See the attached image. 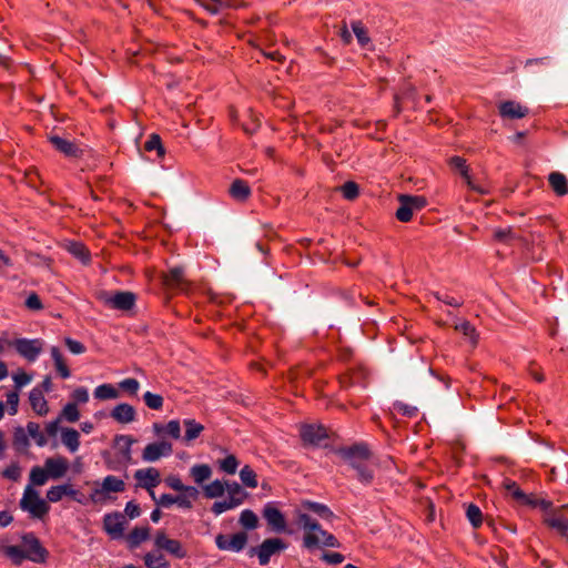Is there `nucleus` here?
<instances>
[{"label":"nucleus","mask_w":568,"mask_h":568,"mask_svg":"<svg viewBox=\"0 0 568 568\" xmlns=\"http://www.w3.org/2000/svg\"><path fill=\"white\" fill-rule=\"evenodd\" d=\"M240 478L242 483L248 487V488H256L257 483V476L256 473L253 470V468L248 465H245L241 471H240Z\"/></svg>","instance_id":"obj_50"},{"label":"nucleus","mask_w":568,"mask_h":568,"mask_svg":"<svg viewBox=\"0 0 568 568\" xmlns=\"http://www.w3.org/2000/svg\"><path fill=\"white\" fill-rule=\"evenodd\" d=\"M519 505L529 506L531 508H539L542 511V516H546V513H548L550 507V500L538 498L532 494H525V498L520 500Z\"/></svg>","instance_id":"obj_35"},{"label":"nucleus","mask_w":568,"mask_h":568,"mask_svg":"<svg viewBox=\"0 0 568 568\" xmlns=\"http://www.w3.org/2000/svg\"><path fill=\"white\" fill-rule=\"evenodd\" d=\"M349 466L357 471V479L364 484L369 485L374 479V471L365 464V462H355Z\"/></svg>","instance_id":"obj_36"},{"label":"nucleus","mask_w":568,"mask_h":568,"mask_svg":"<svg viewBox=\"0 0 568 568\" xmlns=\"http://www.w3.org/2000/svg\"><path fill=\"white\" fill-rule=\"evenodd\" d=\"M503 486L508 495H510L518 504L523 498H525V493L520 489L516 481L511 479H505Z\"/></svg>","instance_id":"obj_53"},{"label":"nucleus","mask_w":568,"mask_h":568,"mask_svg":"<svg viewBox=\"0 0 568 568\" xmlns=\"http://www.w3.org/2000/svg\"><path fill=\"white\" fill-rule=\"evenodd\" d=\"M110 416L120 424H129L135 419V408L126 403L118 404L110 413Z\"/></svg>","instance_id":"obj_24"},{"label":"nucleus","mask_w":568,"mask_h":568,"mask_svg":"<svg viewBox=\"0 0 568 568\" xmlns=\"http://www.w3.org/2000/svg\"><path fill=\"white\" fill-rule=\"evenodd\" d=\"M79 491L73 488L71 484H63V485H57L52 486L47 491V499L50 503H58L60 501L63 496L71 497L73 500L83 504V499H78Z\"/></svg>","instance_id":"obj_19"},{"label":"nucleus","mask_w":568,"mask_h":568,"mask_svg":"<svg viewBox=\"0 0 568 568\" xmlns=\"http://www.w3.org/2000/svg\"><path fill=\"white\" fill-rule=\"evenodd\" d=\"M229 193L234 200L244 202L251 195V187L246 181L236 179L232 182Z\"/></svg>","instance_id":"obj_28"},{"label":"nucleus","mask_w":568,"mask_h":568,"mask_svg":"<svg viewBox=\"0 0 568 568\" xmlns=\"http://www.w3.org/2000/svg\"><path fill=\"white\" fill-rule=\"evenodd\" d=\"M548 183L558 196L568 194V180L565 174L557 171L549 173Z\"/></svg>","instance_id":"obj_27"},{"label":"nucleus","mask_w":568,"mask_h":568,"mask_svg":"<svg viewBox=\"0 0 568 568\" xmlns=\"http://www.w3.org/2000/svg\"><path fill=\"white\" fill-rule=\"evenodd\" d=\"M343 196L348 200V201H354L355 199L358 197L359 195V187H358V184L353 182V181H347L345 182L341 187H339Z\"/></svg>","instance_id":"obj_56"},{"label":"nucleus","mask_w":568,"mask_h":568,"mask_svg":"<svg viewBox=\"0 0 568 568\" xmlns=\"http://www.w3.org/2000/svg\"><path fill=\"white\" fill-rule=\"evenodd\" d=\"M29 402L32 409L39 416H45L49 413L48 402L45 400L42 390L39 387H34L29 394Z\"/></svg>","instance_id":"obj_25"},{"label":"nucleus","mask_w":568,"mask_h":568,"mask_svg":"<svg viewBox=\"0 0 568 568\" xmlns=\"http://www.w3.org/2000/svg\"><path fill=\"white\" fill-rule=\"evenodd\" d=\"M247 544V534L245 531L236 532L232 536L219 534L215 537V545L220 550L240 552Z\"/></svg>","instance_id":"obj_8"},{"label":"nucleus","mask_w":568,"mask_h":568,"mask_svg":"<svg viewBox=\"0 0 568 568\" xmlns=\"http://www.w3.org/2000/svg\"><path fill=\"white\" fill-rule=\"evenodd\" d=\"M466 516L474 528H478L483 523V514L478 506L469 504L466 509Z\"/></svg>","instance_id":"obj_54"},{"label":"nucleus","mask_w":568,"mask_h":568,"mask_svg":"<svg viewBox=\"0 0 568 568\" xmlns=\"http://www.w3.org/2000/svg\"><path fill=\"white\" fill-rule=\"evenodd\" d=\"M138 486L146 490L153 489L161 483L160 471L154 467L138 469L134 473Z\"/></svg>","instance_id":"obj_15"},{"label":"nucleus","mask_w":568,"mask_h":568,"mask_svg":"<svg viewBox=\"0 0 568 568\" xmlns=\"http://www.w3.org/2000/svg\"><path fill=\"white\" fill-rule=\"evenodd\" d=\"M225 488L230 496L229 499L235 503V506L243 504L244 499L247 497V493L236 481L225 483Z\"/></svg>","instance_id":"obj_39"},{"label":"nucleus","mask_w":568,"mask_h":568,"mask_svg":"<svg viewBox=\"0 0 568 568\" xmlns=\"http://www.w3.org/2000/svg\"><path fill=\"white\" fill-rule=\"evenodd\" d=\"M404 201H407L414 211H419L427 205V200L423 195L404 194Z\"/></svg>","instance_id":"obj_60"},{"label":"nucleus","mask_w":568,"mask_h":568,"mask_svg":"<svg viewBox=\"0 0 568 568\" xmlns=\"http://www.w3.org/2000/svg\"><path fill=\"white\" fill-rule=\"evenodd\" d=\"M44 468L49 477L59 479L68 471L69 463L64 457H50L45 459Z\"/></svg>","instance_id":"obj_22"},{"label":"nucleus","mask_w":568,"mask_h":568,"mask_svg":"<svg viewBox=\"0 0 568 568\" xmlns=\"http://www.w3.org/2000/svg\"><path fill=\"white\" fill-rule=\"evenodd\" d=\"M327 437V430L322 425H304L301 428V438L305 444L318 445L323 439Z\"/></svg>","instance_id":"obj_21"},{"label":"nucleus","mask_w":568,"mask_h":568,"mask_svg":"<svg viewBox=\"0 0 568 568\" xmlns=\"http://www.w3.org/2000/svg\"><path fill=\"white\" fill-rule=\"evenodd\" d=\"M303 507L315 513L322 519L331 521L335 518L334 513L324 504L307 500L303 503Z\"/></svg>","instance_id":"obj_34"},{"label":"nucleus","mask_w":568,"mask_h":568,"mask_svg":"<svg viewBox=\"0 0 568 568\" xmlns=\"http://www.w3.org/2000/svg\"><path fill=\"white\" fill-rule=\"evenodd\" d=\"M143 400L150 409L159 410L163 407V397L160 394L146 392L143 395Z\"/></svg>","instance_id":"obj_59"},{"label":"nucleus","mask_w":568,"mask_h":568,"mask_svg":"<svg viewBox=\"0 0 568 568\" xmlns=\"http://www.w3.org/2000/svg\"><path fill=\"white\" fill-rule=\"evenodd\" d=\"M262 515L274 531L283 532L286 530V519L283 513L276 507L275 503L265 504Z\"/></svg>","instance_id":"obj_12"},{"label":"nucleus","mask_w":568,"mask_h":568,"mask_svg":"<svg viewBox=\"0 0 568 568\" xmlns=\"http://www.w3.org/2000/svg\"><path fill=\"white\" fill-rule=\"evenodd\" d=\"M336 453L349 465L355 462H366L371 458V452L366 444H354L349 447H342Z\"/></svg>","instance_id":"obj_11"},{"label":"nucleus","mask_w":568,"mask_h":568,"mask_svg":"<svg viewBox=\"0 0 568 568\" xmlns=\"http://www.w3.org/2000/svg\"><path fill=\"white\" fill-rule=\"evenodd\" d=\"M2 552L6 557H8L13 565L19 566L24 560H28L24 554V550L20 546H4L2 548Z\"/></svg>","instance_id":"obj_41"},{"label":"nucleus","mask_w":568,"mask_h":568,"mask_svg":"<svg viewBox=\"0 0 568 568\" xmlns=\"http://www.w3.org/2000/svg\"><path fill=\"white\" fill-rule=\"evenodd\" d=\"M49 476L45 470V468H42L40 466H34L30 470V485L32 486H42L47 483Z\"/></svg>","instance_id":"obj_47"},{"label":"nucleus","mask_w":568,"mask_h":568,"mask_svg":"<svg viewBox=\"0 0 568 568\" xmlns=\"http://www.w3.org/2000/svg\"><path fill=\"white\" fill-rule=\"evenodd\" d=\"M71 398L73 399L72 403L78 404H85L89 400V393L85 387H78L75 388L72 394Z\"/></svg>","instance_id":"obj_64"},{"label":"nucleus","mask_w":568,"mask_h":568,"mask_svg":"<svg viewBox=\"0 0 568 568\" xmlns=\"http://www.w3.org/2000/svg\"><path fill=\"white\" fill-rule=\"evenodd\" d=\"M98 300L110 308L126 312L134 307L136 295L129 291H116L114 293L102 291L98 294Z\"/></svg>","instance_id":"obj_2"},{"label":"nucleus","mask_w":568,"mask_h":568,"mask_svg":"<svg viewBox=\"0 0 568 568\" xmlns=\"http://www.w3.org/2000/svg\"><path fill=\"white\" fill-rule=\"evenodd\" d=\"M28 436L32 437L39 447L47 445L48 440L44 434L40 430V425L36 422H29L27 424Z\"/></svg>","instance_id":"obj_46"},{"label":"nucleus","mask_w":568,"mask_h":568,"mask_svg":"<svg viewBox=\"0 0 568 568\" xmlns=\"http://www.w3.org/2000/svg\"><path fill=\"white\" fill-rule=\"evenodd\" d=\"M154 545L158 549L165 550L178 559H183L187 556V551L181 541L169 538L163 530L156 532Z\"/></svg>","instance_id":"obj_9"},{"label":"nucleus","mask_w":568,"mask_h":568,"mask_svg":"<svg viewBox=\"0 0 568 568\" xmlns=\"http://www.w3.org/2000/svg\"><path fill=\"white\" fill-rule=\"evenodd\" d=\"M173 452V446L166 440L154 442L148 444L142 452V459L148 463L159 460L161 457L170 456Z\"/></svg>","instance_id":"obj_10"},{"label":"nucleus","mask_w":568,"mask_h":568,"mask_svg":"<svg viewBox=\"0 0 568 568\" xmlns=\"http://www.w3.org/2000/svg\"><path fill=\"white\" fill-rule=\"evenodd\" d=\"M48 141L58 152L62 153L67 158L78 159L82 156V150L74 142L68 139L50 133L48 134Z\"/></svg>","instance_id":"obj_13"},{"label":"nucleus","mask_w":568,"mask_h":568,"mask_svg":"<svg viewBox=\"0 0 568 568\" xmlns=\"http://www.w3.org/2000/svg\"><path fill=\"white\" fill-rule=\"evenodd\" d=\"M541 521L547 528L555 530L568 544V518L567 517H559V515H556V514H546V516H542Z\"/></svg>","instance_id":"obj_20"},{"label":"nucleus","mask_w":568,"mask_h":568,"mask_svg":"<svg viewBox=\"0 0 568 568\" xmlns=\"http://www.w3.org/2000/svg\"><path fill=\"white\" fill-rule=\"evenodd\" d=\"M125 490L124 480L109 475L103 478L100 487H97L90 494V499L94 504L103 503L106 499H111L110 493H122Z\"/></svg>","instance_id":"obj_3"},{"label":"nucleus","mask_w":568,"mask_h":568,"mask_svg":"<svg viewBox=\"0 0 568 568\" xmlns=\"http://www.w3.org/2000/svg\"><path fill=\"white\" fill-rule=\"evenodd\" d=\"M64 344L68 347V349L75 355L83 354L87 351L85 346L81 342L75 341L71 337H67L64 339Z\"/></svg>","instance_id":"obj_63"},{"label":"nucleus","mask_w":568,"mask_h":568,"mask_svg":"<svg viewBox=\"0 0 568 568\" xmlns=\"http://www.w3.org/2000/svg\"><path fill=\"white\" fill-rule=\"evenodd\" d=\"M183 426L185 428L184 436L182 437V440L189 445L191 442L196 439L202 432L204 430V426L200 423H197L193 418H186L183 420Z\"/></svg>","instance_id":"obj_29"},{"label":"nucleus","mask_w":568,"mask_h":568,"mask_svg":"<svg viewBox=\"0 0 568 568\" xmlns=\"http://www.w3.org/2000/svg\"><path fill=\"white\" fill-rule=\"evenodd\" d=\"M351 28L362 48H365L371 43V38L368 37L367 29L364 27L362 21H352Z\"/></svg>","instance_id":"obj_44"},{"label":"nucleus","mask_w":568,"mask_h":568,"mask_svg":"<svg viewBox=\"0 0 568 568\" xmlns=\"http://www.w3.org/2000/svg\"><path fill=\"white\" fill-rule=\"evenodd\" d=\"M19 505L22 510L38 519H42L50 510L48 503L40 498L39 493L31 485L26 487Z\"/></svg>","instance_id":"obj_1"},{"label":"nucleus","mask_w":568,"mask_h":568,"mask_svg":"<svg viewBox=\"0 0 568 568\" xmlns=\"http://www.w3.org/2000/svg\"><path fill=\"white\" fill-rule=\"evenodd\" d=\"M143 561L148 568H171L164 555L158 551L146 552L143 557Z\"/></svg>","instance_id":"obj_33"},{"label":"nucleus","mask_w":568,"mask_h":568,"mask_svg":"<svg viewBox=\"0 0 568 568\" xmlns=\"http://www.w3.org/2000/svg\"><path fill=\"white\" fill-rule=\"evenodd\" d=\"M190 475L196 484L202 485L205 480L211 478L212 469L207 464H196L191 467Z\"/></svg>","instance_id":"obj_37"},{"label":"nucleus","mask_w":568,"mask_h":568,"mask_svg":"<svg viewBox=\"0 0 568 568\" xmlns=\"http://www.w3.org/2000/svg\"><path fill=\"white\" fill-rule=\"evenodd\" d=\"M94 397L100 400L114 399L120 396L118 389L112 384L99 385L93 393Z\"/></svg>","instance_id":"obj_43"},{"label":"nucleus","mask_w":568,"mask_h":568,"mask_svg":"<svg viewBox=\"0 0 568 568\" xmlns=\"http://www.w3.org/2000/svg\"><path fill=\"white\" fill-rule=\"evenodd\" d=\"M21 540L28 560L37 564L47 561L49 551L42 546L40 539L33 532L23 534Z\"/></svg>","instance_id":"obj_4"},{"label":"nucleus","mask_w":568,"mask_h":568,"mask_svg":"<svg viewBox=\"0 0 568 568\" xmlns=\"http://www.w3.org/2000/svg\"><path fill=\"white\" fill-rule=\"evenodd\" d=\"M119 386L124 392H128L130 395L134 396L139 390L140 383L135 378H125L119 383Z\"/></svg>","instance_id":"obj_62"},{"label":"nucleus","mask_w":568,"mask_h":568,"mask_svg":"<svg viewBox=\"0 0 568 568\" xmlns=\"http://www.w3.org/2000/svg\"><path fill=\"white\" fill-rule=\"evenodd\" d=\"M200 6L211 14H217L223 8H237L240 2L234 0H195Z\"/></svg>","instance_id":"obj_26"},{"label":"nucleus","mask_w":568,"mask_h":568,"mask_svg":"<svg viewBox=\"0 0 568 568\" xmlns=\"http://www.w3.org/2000/svg\"><path fill=\"white\" fill-rule=\"evenodd\" d=\"M63 445L71 452L74 453L80 446V434L74 428H63L61 434Z\"/></svg>","instance_id":"obj_32"},{"label":"nucleus","mask_w":568,"mask_h":568,"mask_svg":"<svg viewBox=\"0 0 568 568\" xmlns=\"http://www.w3.org/2000/svg\"><path fill=\"white\" fill-rule=\"evenodd\" d=\"M61 419H65L69 423H75L80 418V413L75 403H68L61 410L60 416Z\"/></svg>","instance_id":"obj_52"},{"label":"nucleus","mask_w":568,"mask_h":568,"mask_svg":"<svg viewBox=\"0 0 568 568\" xmlns=\"http://www.w3.org/2000/svg\"><path fill=\"white\" fill-rule=\"evenodd\" d=\"M455 329L463 333L465 336H467L471 343L473 346H476L478 343V334L476 332V328L470 322L464 321L460 324H457L455 326Z\"/></svg>","instance_id":"obj_49"},{"label":"nucleus","mask_w":568,"mask_h":568,"mask_svg":"<svg viewBox=\"0 0 568 568\" xmlns=\"http://www.w3.org/2000/svg\"><path fill=\"white\" fill-rule=\"evenodd\" d=\"M12 444L17 450H24L30 446L28 433L24 430L23 427H21V426L16 427V429L13 432Z\"/></svg>","instance_id":"obj_45"},{"label":"nucleus","mask_w":568,"mask_h":568,"mask_svg":"<svg viewBox=\"0 0 568 568\" xmlns=\"http://www.w3.org/2000/svg\"><path fill=\"white\" fill-rule=\"evenodd\" d=\"M144 150L148 152L156 151L159 158H163L165 154V149L162 144L161 138L159 134H151L149 140L144 144Z\"/></svg>","instance_id":"obj_48"},{"label":"nucleus","mask_w":568,"mask_h":568,"mask_svg":"<svg viewBox=\"0 0 568 568\" xmlns=\"http://www.w3.org/2000/svg\"><path fill=\"white\" fill-rule=\"evenodd\" d=\"M225 491V485L219 480L215 479L209 485H205L203 487V493L206 498H217L221 497Z\"/></svg>","instance_id":"obj_51"},{"label":"nucleus","mask_w":568,"mask_h":568,"mask_svg":"<svg viewBox=\"0 0 568 568\" xmlns=\"http://www.w3.org/2000/svg\"><path fill=\"white\" fill-rule=\"evenodd\" d=\"M136 440L131 435H116L114 437V446L119 449V457L122 459V466L133 463L132 445Z\"/></svg>","instance_id":"obj_18"},{"label":"nucleus","mask_w":568,"mask_h":568,"mask_svg":"<svg viewBox=\"0 0 568 568\" xmlns=\"http://www.w3.org/2000/svg\"><path fill=\"white\" fill-rule=\"evenodd\" d=\"M150 537V528L149 527H135L133 528L129 535L126 536L128 545L131 549L136 548L143 541L148 540Z\"/></svg>","instance_id":"obj_31"},{"label":"nucleus","mask_w":568,"mask_h":568,"mask_svg":"<svg viewBox=\"0 0 568 568\" xmlns=\"http://www.w3.org/2000/svg\"><path fill=\"white\" fill-rule=\"evenodd\" d=\"M68 251L78 260H80L83 264H88L91 261V255L89 250L84 244L80 242H70L68 245Z\"/></svg>","instance_id":"obj_42"},{"label":"nucleus","mask_w":568,"mask_h":568,"mask_svg":"<svg viewBox=\"0 0 568 568\" xmlns=\"http://www.w3.org/2000/svg\"><path fill=\"white\" fill-rule=\"evenodd\" d=\"M448 164L449 166L453 169V170H456L460 173V175L464 178V180L466 181L467 185L478 192V193H481L484 194L485 191L483 189H480L479 186L475 185L471 181V178L469 175V168L468 165L466 164V160L462 156H452L449 160H448Z\"/></svg>","instance_id":"obj_23"},{"label":"nucleus","mask_w":568,"mask_h":568,"mask_svg":"<svg viewBox=\"0 0 568 568\" xmlns=\"http://www.w3.org/2000/svg\"><path fill=\"white\" fill-rule=\"evenodd\" d=\"M499 114L504 119H523L529 113V109L519 102L509 100L501 102L498 106Z\"/></svg>","instance_id":"obj_17"},{"label":"nucleus","mask_w":568,"mask_h":568,"mask_svg":"<svg viewBox=\"0 0 568 568\" xmlns=\"http://www.w3.org/2000/svg\"><path fill=\"white\" fill-rule=\"evenodd\" d=\"M184 273L185 272L182 266L171 267L162 276L164 286L169 290H184L187 286Z\"/></svg>","instance_id":"obj_16"},{"label":"nucleus","mask_w":568,"mask_h":568,"mask_svg":"<svg viewBox=\"0 0 568 568\" xmlns=\"http://www.w3.org/2000/svg\"><path fill=\"white\" fill-rule=\"evenodd\" d=\"M166 485L173 490L181 493H189L192 496L193 500L197 499L199 490L194 486H186L182 483L179 476L172 475L165 478Z\"/></svg>","instance_id":"obj_30"},{"label":"nucleus","mask_w":568,"mask_h":568,"mask_svg":"<svg viewBox=\"0 0 568 568\" xmlns=\"http://www.w3.org/2000/svg\"><path fill=\"white\" fill-rule=\"evenodd\" d=\"M8 344L13 346L17 353L29 362H34L41 354L43 347V342L40 338H17L12 342H8Z\"/></svg>","instance_id":"obj_7"},{"label":"nucleus","mask_w":568,"mask_h":568,"mask_svg":"<svg viewBox=\"0 0 568 568\" xmlns=\"http://www.w3.org/2000/svg\"><path fill=\"white\" fill-rule=\"evenodd\" d=\"M316 534L320 536V547H341V542L338 541V539L333 534L324 530L323 528H321V530H318Z\"/></svg>","instance_id":"obj_55"},{"label":"nucleus","mask_w":568,"mask_h":568,"mask_svg":"<svg viewBox=\"0 0 568 568\" xmlns=\"http://www.w3.org/2000/svg\"><path fill=\"white\" fill-rule=\"evenodd\" d=\"M51 356L58 374L64 379L69 378L71 376V372L67 366L60 349L57 346L51 347Z\"/></svg>","instance_id":"obj_38"},{"label":"nucleus","mask_w":568,"mask_h":568,"mask_svg":"<svg viewBox=\"0 0 568 568\" xmlns=\"http://www.w3.org/2000/svg\"><path fill=\"white\" fill-rule=\"evenodd\" d=\"M239 464L236 456L230 454L224 459L220 460V469L226 474L233 475L236 473Z\"/></svg>","instance_id":"obj_58"},{"label":"nucleus","mask_w":568,"mask_h":568,"mask_svg":"<svg viewBox=\"0 0 568 568\" xmlns=\"http://www.w3.org/2000/svg\"><path fill=\"white\" fill-rule=\"evenodd\" d=\"M1 475L7 479L17 481L21 477V467L19 466V464L12 463L2 470Z\"/></svg>","instance_id":"obj_61"},{"label":"nucleus","mask_w":568,"mask_h":568,"mask_svg":"<svg viewBox=\"0 0 568 568\" xmlns=\"http://www.w3.org/2000/svg\"><path fill=\"white\" fill-rule=\"evenodd\" d=\"M298 525L304 529L303 546L306 549H316L320 547V536L316 534L322 526L307 514H300Z\"/></svg>","instance_id":"obj_5"},{"label":"nucleus","mask_w":568,"mask_h":568,"mask_svg":"<svg viewBox=\"0 0 568 568\" xmlns=\"http://www.w3.org/2000/svg\"><path fill=\"white\" fill-rule=\"evenodd\" d=\"M240 524L246 529H254L257 527L258 519L254 511L245 509L241 513Z\"/></svg>","instance_id":"obj_57"},{"label":"nucleus","mask_w":568,"mask_h":568,"mask_svg":"<svg viewBox=\"0 0 568 568\" xmlns=\"http://www.w3.org/2000/svg\"><path fill=\"white\" fill-rule=\"evenodd\" d=\"M103 529L112 539L121 538L124 531L123 515L120 513H111L104 515Z\"/></svg>","instance_id":"obj_14"},{"label":"nucleus","mask_w":568,"mask_h":568,"mask_svg":"<svg viewBox=\"0 0 568 568\" xmlns=\"http://www.w3.org/2000/svg\"><path fill=\"white\" fill-rule=\"evenodd\" d=\"M287 545L281 538L265 539L258 547H252L248 555L252 557L257 556L258 562L265 566L270 562L273 555L286 549Z\"/></svg>","instance_id":"obj_6"},{"label":"nucleus","mask_w":568,"mask_h":568,"mask_svg":"<svg viewBox=\"0 0 568 568\" xmlns=\"http://www.w3.org/2000/svg\"><path fill=\"white\" fill-rule=\"evenodd\" d=\"M399 206L395 212V216L400 222H409L413 217L414 210L407 201H404V194L398 195Z\"/></svg>","instance_id":"obj_40"}]
</instances>
